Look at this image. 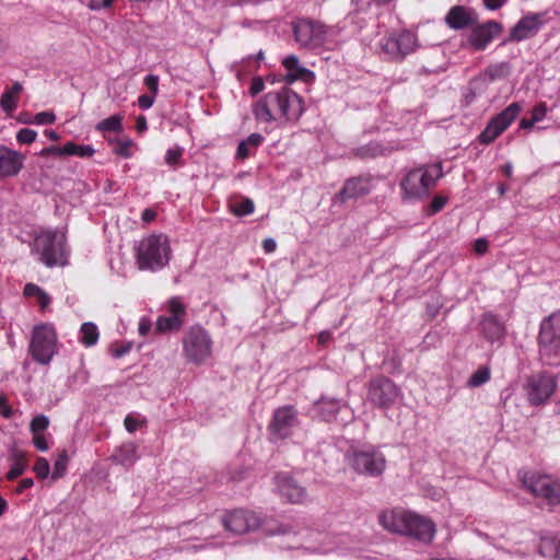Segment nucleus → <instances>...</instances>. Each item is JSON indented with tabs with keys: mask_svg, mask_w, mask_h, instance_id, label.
<instances>
[{
	"mask_svg": "<svg viewBox=\"0 0 560 560\" xmlns=\"http://www.w3.org/2000/svg\"><path fill=\"white\" fill-rule=\"evenodd\" d=\"M539 553L546 558H557V537L542 538L538 547Z\"/></svg>",
	"mask_w": 560,
	"mask_h": 560,
	"instance_id": "nucleus-40",
	"label": "nucleus"
},
{
	"mask_svg": "<svg viewBox=\"0 0 560 560\" xmlns=\"http://www.w3.org/2000/svg\"><path fill=\"white\" fill-rule=\"evenodd\" d=\"M277 243L273 238H266L262 242V248L266 253L270 254L276 250Z\"/></svg>",
	"mask_w": 560,
	"mask_h": 560,
	"instance_id": "nucleus-64",
	"label": "nucleus"
},
{
	"mask_svg": "<svg viewBox=\"0 0 560 560\" xmlns=\"http://www.w3.org/2000/svg\"><path fill=\"white\" fill-rule=\"evenodd\" d=\"M156 218V212L153 209L147 208L142 211L141 219L144 223H150Z\"/></svg>",
	"mask_w": 560,
	"mask_h": 560,
	"instance_id": "nucleus-63",
	"label": "nucleus"
},
{
	"mask_svg": "<svg viewBox=\"0 0 560 560\" xmlns=\"http://www.w3.org/2000/svg\"><path fill=\"white\" fill-rule=\"evenodd\" d=\"M100 331L97 326L92 322H85L81 325L79 331V340L84 347H93L97 343Z\"/></svg>",
	"mask_w": 560,
	"mask_h": 560,
	"instance_id": "nucleus-33",
	"label": "nucleus"
},
{
	"mask_svg": "<svg viewBox=\"0 0 560 560\" xmlns=\"http://www.w3.org/2000/svg\"><path fill=\"white\" fill-rule=\"evenodd\" d=\"M183 324L184 319H179L176 315H161L156 319L155 330L159 332L178 330L183 326Z\"/></svg>",
	"mask_w": 560,
	"mask_h": 560,
	"instance_id": "nucleus-35",
	"label": "nucleus"
},
{
	"mask_svg": "<svg viewBox=\"0 0 560 560\" xmlns=\"http://www.w3.org/2000/svg\"><path fill=\"white\" fill-rule=\"evenodd\" d=\"M32 253L48 268L68 265L69 248L66 233L58 229L39 232L34 238Z\"/></svg>",
	"mask_w": 560,
	"mask_h": 560,
	"instance_id": "nucleus-4",
	"label": "nucleus"
},
{
	"mask_svg": "<svg viewBox=\"0 0 560 560\" xmlns=\"http://www.w3.org/2000/svg\"><path fill=\"white\" fill-rule=\"evenodd\" d=\"M183 154L184 148L178 144H175L172 148L167 149L165 153V163L171 167H176L179 165Z\"/></svg>",
	"mask_w": 560,
	"mask_h": 560,
	"instance_id": "nucleus-42",
	"label": "nucleus"
},
{
	"mask_svg": "<svg viewBox=\"0 0 560 560\" xmlns=\"http://www.w3.org/2000/svg\"><path fill=\"white\" fill-rule=\"evenodd\" d=\"M540 361L549 366L560 365V310L540 323L537 337Z\"/></svg>",
	"mask_w": 560,
	"mask_h": 560,
	"instance_id": "nucleus-7",
	"label": "nucleus"
},
{
	"mask_svg": "<svg viewBox=\"0 0 560 560\" xmlns=\"http://www.w3.org/2000/svg\"><path fill=\"white\" fill-rule=\"evenodd\" d=\"M277 493L288 503L302 504L307 501L306 489L288 472H279L275 476Z\"/></svg>",
	"mask_w": 560,
	"mask_h": 560,
	"instance_id": "nucleus-17",
	"label": "nucleus"
},
{
	"mask_svg": "<svg viewBox=\"0 0 560 560\" xmlns=\"http://www.w3.org/2000/svg\"><path fill=\"white\" fill-rule=\"evenodd\" d=\"M490 377V369L488 366H480L470 375V377L467 381V386L471 388L479 387L489 382Z\"/></svg>",
	"mask_w": 560,
	"mask_h": 560,
	"instance_id": "nucleus-39",
	"label": "nucleus"
},
{
	"mask_svg": "<svg viewBox=\"0 0 560 560\" xmlns=\"http://www.w3.org/2000/svg\"><path fill=\"white\" fill-rule=\"evenodd\" d=\"M546 114H547V106H546V104L545 103H539L538 105H536L533 108L532 118L534 119V121L539 122V121H541L546 117Z\"/></svg>",
	"mask_w": 560,
	"mask_h": 560,
	"instance_id": "nucleus-52",
	"label": "nucleus"
},
{
	"mask_svg": "<svg viewBox=\"0 0 560 560\" xmlns=\"http://www.w3.org/2000/svg\"><path fill=\"white\" fill-rule=\"evenodd\" d=\"M230 212L236 217H244L252 214L255 210L254 201L247 197H234L229 202Z\"/></svg>",
	"mask_w": 560,
	"mask_h": 560,
	"instance_id": "nucleus-32",
	"label": "nucleus"
},
{
	"mask_svg": "<svg viewBox=\"0 0 560 560\" xmlns=\"http://www.w3.org/2000/svg\"><path fill=\"white\" fill-rule=\"evenodd\" d=\"M96 130L102 132H119L122 130V117L113 115L105 118L96 125Z\"/></svg>",
	"mask_w": 560,
	"mask_h": 560,
	"instance_id": "nucleus-37",
	"label": "nucleus"
},
{
	"mask_svg": "<svg viewBox=\"0 0 560 560\" xmlns=\"http://www.w3.org/2000/svg\"><path fill=\"white\" fill-rule=\"evenodd\" d=\"M307 539L310 541L307 549L314 552L326 553L334 549V537L329 533L308 530Z\"/></svg>",
	"mask_w": 560,
	"mask_h": 560,
	"instance_id": "nucleus-28",
	"label": "nucleus"
},
{
	"mask_svg": "<svg viewBox=\"0 0 560 560\" xmlns=\"http://www.w3.org/2000/svg\"><path fill=\"white\" fill-rule=\"evenodd\" d=\"M39 155L40 156H66V152H63V145L62 147H57V145H50V147H47V148H44L40 152H39Z\"/></svg>",
	"mask_w": 560,
	"mask_h": 560,
	"instance_id": "nucleus-51",
	"label": "nucleus"
},
{
	"mask_svg": "<svg viewBox=\"0 0 560 560\" xmlns=\"http://www.w3.org/2000/svg\"><path fill=\"white\" fill-rule=\"evenodd\" d=\"M299 425V413L293 406L287 405L279 407L273 411L267 428L269 439L271 442L289 439Z\"/></svg>",
	"mask_w": 560,
	"mask_h": 560,
	"instance_id": "nucleus-11",
	"label": "nucleus"
},
{
	"mask_svg": "<svg viewBox=\"0 0 560 560\" xmlns=\"http://www.w3.org/2000/svg\"><path fill=\"white\" fill-rule=\"evenodd\" d=\"M471 32L468 36V44L475 50H485L487 46L500 35L502 26L495 21H488L483 24H475L471 26Z\"/></svg>",
	"mask_w": 560,
	"mask_h": 560,
	"instance_id": "nucleus-20",
	"label": "nucleus"
},
{
	"mask_svg": "<svg viewBox=\"0 0 560 560\" xmlns=\"http://www.w3.org/2000/svg\"><path fill=\"white\" fill-rule=\"evenodd\" d=\"M443 176L442 165L422 164L407 170L400 179L401 200L404 202H413L428 197L430 190L436 185Z\"/></svg>",
	"mask_w": 560,
	"mask_h": 560,
	"instance_id": "nucleus-3",
	"label": "nucleus"
},
{
	"mask_svg": "<svg viewBox=\"0 0 560 560\" xmlns=\"http://www.w3.org/2000/svg\"><path fill=\"white\" fill-rule=\"evenodd\" d=\"M56 120V115L52 112H40L37 113L33 119L30 121L35 125H50Z\"/></svg>",
	"mask_w": 560,
	"mask_h": 560,
	"instance_id": "nucleus-47",
	"label": "nucleus"
},
{
	"mask_svg": "<svg viewBox=\"0 0 560 560\" xmlns=\"http://www.w3.org/2000/svg\"><path fill=\"white\" fill-rule=\"evenodd\" d=\"M23 293L26 298H35L42 310H45L51 303V298L35 283H27Z\"/></svg>",
	"mask_w": 560,
	"mask_h": 560,
	"instance_id": "nucleus-34",
	"label": "nucleus"
},
{
	"mask_svg": "<svg viewBox=\"0 0 560 560\" xmlns=\"http://www.w3.org/2000/svg\"><path fill=\"white\" fill-rule=\"evenodd\" d=\"M381 525L388 532L410 537L422 544H430L436 533V526L427 516L404 510L384 511L378 516Z\"/></svg>",
	"mask_w": 560,
	"mask_h": 560,
	"instance_id": "nucleus-2",
	"label": "nucleus"
},
{
	"mask_svg": "<svg viewBox=\"0 0 560 560\" xmlns=\"http://www.w3.org/2000/svg\"><path fill=\"white\" fill-rule=\"evenodd\" d=\"M115 0H89L86 7L92 11H101L112 7Z\"/></svg>",
	"mask_w": 560,
	"mask_h": 560,
	"instance_id": "nucleus-49",
	"label": "nucleus"
},
{
	"mask_svg": "<svg viewBox=\"0 0 560 560\" xmlns=\"http://www.w3.org/2000/svg\"><path fill=\"white\" fill-rule=\"evenodd\" d=\"M374 189L373 177L370 175H361L347 179L335 195V202H346L350 199H357L369 195Z\"/></svg>",
	"mask_w": 560,
	"mask_h": 560,
	"instance_id": "nucleus-19",
	"label": "nucleus"
},
{
	"mask_svg": "<svg viewBox=\"0 0 560 560\" xmlns=\"http://www.w3.org/2000/svg\"><path fill=\"white\" fill-rule=\"evenodd\" d=\"M22 90V84L20 82H15L10 90L3 92L0 101L3 112L12 114L18 108V96Z\"/></svg>",
	"mask_w": 560,
	"mask_h": 560,
	"instance_id": "nucleus-31",
	"label": "nucleus"
},
{
	"mask_svg": "<svg viewBox=\"0 0 560 560\" xmlns=\"http://www.w3.org/2000/svg\"><path fill=\"white\" fill-rule=\"evenodd\" d=\"M511 72L509 62L502 61L488 66L478 77L475 78L476 83L488 85L494 81L505 79Z\"/></svg>",
	"mask_w": 560,
	"mask_h": 560,
	"instance_id": "nucleus-27",
	"label": "nucleus"
},
{
	"mask_svg": "<svg viewBox=\"0 0 560 560\" xmlns=\"http://www.w3.org/2000/svg\"><path fill=\"white\" fill-rule=\"evenodd\" d=\"M144 85L151 92V95L155 96L159 92V77L155 74H148L144 78Z\"/></svg>",
	"mask_w": 560,
	"mask_h": 560,
	"instance_id": "nucleus-50",
	"label": "nucleus"
},
{
	"mask_svg": "<svg viewBox=\"0 0 560 560\" xmlns=\"http://www.w3.org/2000/svg\"><path fill=\"white\" fill-rule=\"evenodd\" d=\"M282 65L285 68V70L288 71L287 79L290 82L298 81V80L303 81V82H311L315 78L314 72L311 71L310 69L303 67L300 63V60L295 55L287 56L282 60Z\"/></svg>",
	"mask_w": 560,
	"mask_h": 560,
	"instance_id": "nucleus-24",
	"label": "nucleus"
},
{
	"mask_svg": "<svg viewBox=\"0 0 560 560\" xmlns=\"http://www.w3.org/2000/svg\"><path fill=\"white\" fill-rule=\"evenodd\" d=\"M522 487L536 499L542 500L549 506L560 504V480L551 475L537 470L518 471Z\"/></svg>",
	"mask_w": 560,
	"mask_h": 560,
	"instance_id": "nucleus-6",
	"label": "nucleus"
},
{
	"mask_svg": "<svg viewBox=\"0 0 560 560\" xmlns=\"http://www.w3.org/2000/svg\"><path fill=\"white\" fill-rule=\"evenodd\" d=\"M183 355L188 363L201 365L212 357L213 340L201 326L190 327L182 339Z\"/></svg>",
	"mask_w": 560,
	"mask_h": 560,
	"instance_id": "nucleus-9",
	"label": "nucleus"
},
{
	"mask_svg": "<svg viewBox=\"0 0 560 560\" xmlns=\"http://www.w3.org/2000/svg\"><path fill=\"white\" fill-rule=\"evenodd\" d=\"M417 38L408 31L390 34L380 42L381 50L392 59H402L416 48Z\"/></svg>",
	"mask_w": 560,
	"mask_h": 560,
	"instance_id": "nucleus-16",
	"label": "nucleus"
},
{
	"mask_svg": "<svg viewBox=\"0 0 560 560\" xmlns=\"http://www.w3.org/2000/svg\"><path fill=\"white\" fill-rule=\"evenodd\" d=\"M0 415L4 418H10L12 416V409L7 402V398L0 395Z\"/></svg>",
	"mask_w": 560,
	"mask_h": 560,
	"instance_id": "nucleus-60",
	"label": "nucleus"
},
{
	"mask_svg": "<svg viewBox=\"0 0 560 560\" xmlns=\"http://www.w3.org/2000/svg\"><path fill=\"white\" fill-rule=\"evenodd\" d=\"M508 0H485L483 4L488 10L494 11L500 9Z\"/></svg>",
	"mask_w": 560,
	"mask_h": 560,
	"instance_id": "nucleus-61",
	"label": "nucleus"
},
{
	"mask_svg": "<svg viewBox=\"0 0 560 560\" xmlns=\"http://www.w3.org/2000/svg\"><path fill=\"white\" fill-rule=\"evenodd\" d=\"M37 132L30 128H22L16 133V141L23 144H31L36 140Z\"/></svg>",
	"mask_w": 560,
	"mask_h": 560,
	"instance_id": "nucleus-45",
	"label": "nucleus"
},
{
	"mask_svg": "<svg viewBox=\"0 0 560 560\" xmlns=\"http://www.w3.org/2000/svg\"><path fill=\"white\" fill-rule=\"evenodd\" d=\"M541 26L539 15H528L521 19L511 31V37L514 40H524L535 35Z\"/></svg>",
	"mask_w": 560,
	"mask_h": 560,
	"instance_id": "nucleus-25",
	"label": "nucleus"
},
{
	"mask_svg": "<svg viewBox=\"0 0 560 560\" xmlns=\"http://www.w3.org/2000/svg\"><path fill=\"white\" fill-rule=\"evenodd\" d=\"M112 458L116 464L127 468L131 467L139 458L137 444L133 442H128L120 445L116 448Z\"/></svg>",
	"mask_w": 560,
	"mask_h": 560,
	"instance_id": "nucleus-29",
	"label": "nucleus"
},
{
	"mask_svg": "<svg viewBox=\"0 0 560 560\" xmlns=\"http://www.w3.org/2000/svg\"><path fill=\"white\" fill-rule=\"evenodd\" d=\"M252 112L260 122H295L304 113V102L293 90L281 88L256 101Z\"/></svg>",
	"mask_w": 560,
	"mask_h": 560,
	"instance_id": "nucleus-1",
	"label": "nucleus"
},
{
	"mask_svg": "<svg viewBox=\"0 0 560 560\" xmlns=\"http://www.w3.org/2000/svg\"><path fill=\"white\" fill-rule=\"evenodd\" d=\"M447 202V198L444 196H435L431 201V211L432 213H436L441 211Z\"/></svg>",
	"mask_w": 560,
	"mask_h": 560,
	"instance_id": "nucleus-55",
	"label": "nucleus"
},
{
	"mask_svg": "<svg viewBox=\"0 0 560 560\" xmlns=\"http://www.w3.org/2000/svg\"><path fill=\"white\" fill-rule=\"evenodd\" d=\"M474 248L476 253L483 254L488 249V242L485 238H478L474 244Z\"/></svg>",
	"mask_w": 560,
	"mask_h": 560,
	"instance_id": "nucleus-62",
	"label": "nucleus"
},
{
	"mask_svg": "<svg viewBox=\"0 0 560 560\" xmlns=\"http://www.w3.org/2000/svg\"><path fill=\"white\" fill-rule=\"evenodd\" d=\"M478 22V15L471 8L454 5L445 16L446 25L455 31L471 27Z\"/></svg>",
	"mask_w": 560,
	"mask_h": 560,
	"instance_id": "nucleus-21",
	"label": "nucleus"
},
{
	"mask_svg": "<svg viewBox=\"0 0 560 560\" xmlns=\"http://www.w3.org/2000/svg\"><path fill=\"white\" fill-rule=\"evenodd\" d=\"M223 525L234 535H244L260 526L259 517L250 511L235 510L224 515Z\"/></svg>",
	"mask_w": 560,
	"mask_h": 560,
	"instance_id": "nucleus-18",
	"label": "nucleus"
},
{
	"mask_svg": "<svg viewBox=\"0 0 560 560\" xmlns=\"http://www.w3.org/2000/svg\"><path fill=\"white\" fill-rule=\"evenodd\" d=\"M10 460L12 462V465L10 470L7 472V478L9 480H13L21 476L27 467L25 453L18 448H13L10 453Z\"/></svg>",
	"mask_w": 560,
	"mask_h": 560,
	"instance_id": "nucleus-30",
	"label": "nucleus"
},
{
	"mask_svg": "<svg viewBox=\"0 0 560 560\" xmlns=\"http://www.w3.org/2000/svg\"><path fill=\"white\" fill-rule=\"evenodd\" d=\"M125 428L126 430L129 432V433H133L135 431H137V429L140 427L141 424V421L139 419H137L135 416L132 415H128L126 418H125Z\"/></svg>",
	"mask_w": 560,
	"mask_h": 560,
	"instance_id": "nucleus-54",
	"label": "nucleus"
},
{
	"mask_svg": "<svg viewBox=\"0 0 560 560\" xmlns=\"http://www.w3.org/2000/svg\"><path fill=\"white\" fill-rule=\"evenodd\" d=\"M244 141L248 144L249 148H257L262 143L264 138L259 133H252Z\"/></svg>",
	"mask_w": 560,
	"mask_h": 560,
	"instance_id": "nucleus-57",
	"label": "nucleus"
},
{
	"mask_svg": "<svg viewBox=\"0 0 560 560\" xmlns=\"http://www.w3.org/2000/svg\"><path fill=\"white\" fill-rule=\"evenodd\" d=\"M250 155V151H249V147L248 144L243 140L240 142L238 147H237V151H236V156L238 159H246Z\"/></svg>",
	"mask_w": 560,
	"mask_h": 560,
	"instance_id": "nucleus-59",
	"label": "nucleus"
},
{
	"mask_svg": "<svg viewBox=\"0 0 560 560\" xmlns=\"http://www.w3.org/2000/svg\"><path fill=\"white\" fill-rule=\"evenodd\" d=\"M63 152L66 155H77L80 158H89L92 156L95 152L94 148L89 144H77L72 141L67 142L63 145Z\"/></svg>",
	"mask_w": 560,
	"mask_h": 560,
	"instance_id": "nucleus-36",
	"label": "nucleus"
},
{
	"mask_svg": "<svg viewBox=\"0 0 560 560\" xmlns=\"http://www.w3.org/2000/svg\"><path fill=\"white\" fill-rule=\"evenodd\" d=\"M151 320L147 317H142L140 318L139 320V327H138V330H139V334L141 336H147L149 334V331L151 330Z\"/></svg>",
	"mask_w": 560,
	"mask_h": 560,
	"instance_id": "nucleus-58",
	"label": "nucleus"
},
{
	"mask_svg": "<svg viewBox=\"0 0 560 560\" xmlns=\"http://www.w3.org/2000/svg\"><path fill=\"white\" fill-rule=\"evenodd\" d=\"M521 109L522 108L517 103L510 104L488 122L483 131L479 135V141L482 144H490L493 142L511 126L521 113Z\"/></svg>",
	"mask_w": 560,
	"mask_h": 560,
	"instance_id": "nucleus-15",
	"label": "nucleus"
},
{
	"mask_svg": "<svg viewBox=\"0 0 560 560\" xmlns=\"http://www.w3.org/2000/svg\"><path fill=\"white\" fill-rule=\"evenodd\" d=\"M349 467L357 474L366 477H380L386 468V457L378 446L366 444L351 447L346 454Z\"/></svg>",
	"mask_w": 560,
	"mask_h": 560,
	"instance_id": "nucleus-8",
	"label": "nucleus"
},
{
	"mask_svg": "<svg viewBox=\"0 0 560 560\" xmlns=\"http://www.w3.org/2000/svg\"><path fill=\"white\" fill-rule=\"evenodd\" d=\"M155 96L142 94L138 97V105L141 109H149L154 104Z\"/></svg>",
	"mask_w": 560,
	"mask_h": 560,
	"instance_id": "nucleus-56",
	"label": "nucleus"
},
{
	"mask_svg": "<svg viewBox=\"0 0 560 560\" xmlns=\"http://www.w3.org/2000/svg\"><path fill=\"white\" fill-rule=\"evenodd\" d=\"M32 443L37 451L47 452L50 448L48 439L44 433H32Z\"/></svg>",
	"mask_w": 560,
	"mask_h": 560,
	"instance_id": "nucleus-46",
	"label": "nucleus"
},
{
	"mask_svg": "<svg viewBox=\"0 0 560 560\" xmlns=\"http://www.w3.org/2000/svg\"><path fill=\"white\" fill-rule=\"evenodd\" d=\"M57 332L51 324L34 327L30 343V353L39 364H49L57 353Z\"/></svg>",
	"mask_w": 560,
	"mask_h": 560,
	"instance_id": "nucleus-10",
	"label": "nucleus"
},
{
	"mask_svg": "<svg viewBox=\"0 0 560 560\" xmlns=\"http://www.w3.org/2000/svg\"><path fill=\"white\" fill-rule=\"evenodd\" d=\"M166 312L168 313L167 316L176 315L179 319L185 320L186 306L178 296H174L167 302Z\"/></svg>",
	"mask_w": 560,
	"mask_h": 560,
	"instance_id": "nucleus-41",
	"label": "nucleus"
},
{
	"mask_svg": "<svg viewBox=\"0 0 560 560\" xmlns=\"http://www.w3.org/2000/svg\"><path fill=\"white\" fill-rule=\"evenodd\" d=\"M49 418L45 415L35 416L30 423L31 433H44L49 427Z\"/></svg>",
	"mask_w": 560,
	"mask_h": 560,
	"instance_id": "nucleus-43",
	"label": "nucleus"
},
{
	"mask_svg": "<svg viewBox=\"0 0 560 560\" xmlns=\"http://www.w3.org/2000/svg\"><path fill=\"white\" fill-rule=\"evenodd\" d=\"M131 145L132 141L130 139L121 140L117 143L115 153L119 156L128 159L132 155Z\"/></svg>",
	"mask_w": 560,
	"mask_h": 560,
	"instance_id": "nucleus-48",
	"label": "nucleus"
},
{
	"mask_svg": "<svg viewBox=\"0 0 560 560\" xmlns=\"http://www.w3.org/2000/svg\"><path fill=\"white\" fill-rule=\"evenodd\" d=\"M22 167L23 156L19 152L0 144V179L16 176Z\"/></svg>",
	"mask_w": 560,
	"mask_h": 560,
	"instance_id": "nucleus-23",
	"label": "nucleus"
},
{
	"mask_svg": "<svg viewBox=\"0 0 560 560\" xmlns=\"http://www.w3.org/2000/svg\"><path fill=\"white\" fill-rule=\"evenodd\" d=\"M400 395L399 387L385 376L375 377L369 383L368 399L381 409H389Z\"/></svg>",
	"mask_w": 560,
	"mask_h": 560,
	"instance_id": "nucleus-14",
	"label": "nucleus"
},
{
	"mask_svg": "<svg viewBox=\"0 0 560 560\" xmlns=\"http://www.w3.org/2000/svg\"><path fill=\"white\" fill-rule=\"evenodd\" d=\"M68 462H69L68 453H67V451L63 450L58 454V456L54 463V469L50 475L51 481H57L58 479L65 477V475L67 474Z\"/></svg>",
	"mask_w": 560,
	"mask_h": 560,
	"instance_id": "nucleus-38",
	"label": "nucleus"
},
{
	"mask_svg": "<svg viewBox=\"0 0 560 560\" xmlns=\"http://www.w3.org/2000/svg\"><path fill=\"white\" fill-rule=\"evenodd\" d=\"M557 377L547 372L530 375L524 384V392L530 406L545 405L557 389Z\"/></svg>",
	"mask_w": 560,
	"mask_h": 560,
	"instance_id": "nucleus-12",
	"label": "nucleus"
},
{
	"mask_svg": "<svg viewBox=\"0 0 560 560\" xmlns=\"http://www.w3.org/2000/svg\"><path fill=\"white\" fill-rule=\"evenodd\" d=\"M136 261L140 270L158 271L171 259L168 237L164 234H151L143 237L135 247Z\"/></svg>",
	"mask_w": 560,
	"mask_h": 560,
	"instance_id": "nucleus-5",
	"label": "nucleus"
},
{
	"mask_svg": "<svg viewBox=\"0 0 560 560\" xmlns=\"http://www.w3.org/2000/svg\"><path fill=\"white\" fill-rule=\"evenodd\" d=\"M33 471L38 479H47L50 472L49 462L45 457H38L33 466Z\"/></svg>",
	"mask_w": 560,
	"mask_h": 560,
	"instance_id": "nucleus-44",
	"label": "nucleus"
},
{
	"mask_svg": "<svg viewBox=\"0 0 560 560\" xmlns=\"http://www.w3.org/2000/svg\"><path fill=\"white\" fill-rule=\"evenodd\" d=\"M348 408L349 406L346 401L337 398L322 396L314 402L313 412L314 417H317L326 422H331L337 419V413L339 411Z\"/></svg>",
	"mask_w": 560,
	"mask_h": 560,
	"instance_id": "nucleus-22",
	"label": "nucleus"
},
{
	"mask_svg": "<svg viewBox=\"0 0 560 560\" xmlns=\"http://www.w3.org/2000/svg\"><path fill=\"white\" fill-rule=\"evenodd\" d=\"M265 89L264 80L260 77H255L252 80L250 86H249V94L250 96H256L260 92H262Z\"/></svg>",
	"mask_w": 560,
	"mask_h": 560,
	"instance_id": "nucleus-53",
	"label": "nucleus"
},
{
	"mask_svg": "<svg viewBox=\"0 0 560 560\" xmlns=\"http://www.w3.org/2000/svg\"><path fill=\"white\" fill-rule=\"evenodd\" d=\"M293 34L301 47L315 49L326 43L328 28L318 21L299 19L293 23Z\"/></svg>",
	"mask_w": 560,
	"mask_h": 560,
	"instance_id": "nucleus-13",
	"label": "nucleus"
},
{
	"mask_svg": "<svg viewBox=\"0 0 560 560\" xmlns=\"http://www.w3.org/2000/svg\"><path fill=\"white\" fill-rule=\"evenodd\" d=\"M482 332L492 343H501L505 337V327L493 314H486L481 320Z\"/></svg>",
	"mask_w": 560,
	"mask_h": 560,
	"instance_id": "nucleus-26",
	"label": "nucleus"
}]
</instances>
